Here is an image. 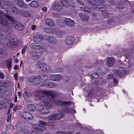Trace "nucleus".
<instances>
[{
  "label": "nucleus",
  "mask_w": 134,
  "mask_h": 134,
  "mask_svg": "<svg viewBox=\"0 0 134 134\" xmlns=\"http://www.w3.org/2000/svg\"><path fill=\"white\" fill-rule=\"evenodd\" d=\"M10 12L9 10H6L4 12L0 11V24L2 26L3 30L6 33H10L12 31V27L9 24H14V27L16 29L17 24L14 23L15 21L10 15Z\"/></svg>",
  "instance_id": "1"
},
{
  "label": "nucleus",
  "mask_w": 134,
  "mask_h": 134,
  "mask_svg": "<svg viewBox=\"0 0 134 134\" xmlns=\"http://www.w3.org/2000/svg\"><path fill=\"white\" fill-rule=\"evenodd\" d=\"M37 98L41 102L40 103V106L46 109H52L53 105L51 102V99L48 97L44 95L41 94H37Z\"/></svg>",
  "instance_id": "2"
},
{
  "label": "nucleus",
  "mask_w": 134,
  "mask_h": 134,
  "mask_svg": "<svg viewBox=\"0 0 134 134\" xmlns=\"http://www.w3.org/2000/svg\"><path fill=\"white\" fill-rule=\"evenodd\" d=\"M12 39V40H8L2 34H0V44L5 47H11V44L15 45L16 44V42L14 41V39Z\"/></svg>",
  "instance_id": "3"
},
{
  "label": "nucleus",
  "mask_w": 134,
  "mask_h": 134,
  "mask_svg": "<svg viewBox=\"0 0 134 134\" xmlns=\"http://www.w3.org/2000/svg\"><path fill=\"white\" fill-rule=\"evenodd\" d=\"M64 115V114L62 111L58 113H54L51 114L47 117L49 121H53L59 120Z\"/></svg>",
  "instance_id": "4"
},
{
  "label": "nucleus",
  "mask_w": 134,
  "mask_h": 134,
  "mask_svg": "<svg viewBox=\"0 0 134 134\" xmlns=\"http://www.w3.org/2000/svg\"><path fill=\"white\" fill-rule=\"evenodd\" d=\"M37 92L38 93L37 94H41V95H44L45 96H46L47 97H49V96H50L52 99L56 96V93L53 90H44L43 91L38 90Z\"/></svg>",
  "instance_id": "5"
},
{
  "label": "nucleus",
  "mask_w": 134,
  "mask_h": 134,
  "mask_svg": "<svg viewBox=\"0 0 134 134\" xmlns=\"http://www.w3.org/2000/svg\"><path fill=\"white\" fill-rule=\"evenodd\" d=\"M36 66L40 70L44 71H49L51 69L50 66L44 63H38L36 64Z\"/></svg>",
  "instance_id": "6"
},
{
  "label": "nucleus",
  "mask_w": 134,
  "mask_h": 134,
  "mask_svg": "<svg viewBox=\"0 0 134 134\" xmlns=\"http://www.w3.org/2000/svg\"><path fill=\"white\" fill-rule=\"evenodd\" d=\"M22 118L26 120H30L33 119V116L29 112L24 111L21 114Z\"/></svg>",
  "instance_id": "7"
},
{
  "label": "nucleus",
  "mask_w": 134,
  "mask_h": 134,
  "mask_svg": "<svg viewBox=\"0 0 134 134\" xmlns=\"http://www.w3.org/2000/svg\"><path fill=\"white\" fill-rule=\"evenodd\" d=\"M54 103L56 105L63 106H68L71 105V102H63L60 100L57 99L55 100Z\"/></svg>",
  "instance_id": "8"
},
{
  "label": "nucleus",
  "mask_w": 134,
  "mask_h": 134,
  "mask_svg": "<svg viewBox=\"0 0 134 134\" xmlns=\"http://www.w3.org/2000/svg\"><path fill=\"white\" fill-rule=\"evenodd\" d=\"M114 72L116 74L120 76L125 74L126 72V71L123 67H120L118 70H115L114 71Z\"/></svg>",
  "instance_id": "9"
},
{
  "label": "nucleus",
  "mask_w": 134,
  "mask_h": 134,
  "mask_svg": "<svg viewBox=\"0 0 134 134\" xmlns=\"http://www.w3.org/2000/svg\"><path fill=\"white\" fill-rule=\"evenodd\" d=\"M43 39H44V40L48 41L49 43L52 44H55L57 42L56 39L54 37H51L49 36H46L44 37Z\"/></svg>",
  "instance_id": "10"
},
{
  "label": "nucleus",
  "mask_w": 134,
  "mask_h": 134,
  "mask_svg": "<svg viewBox=\"0 0 134 134\" xmlns=\"http://www.w3.org/2000/svg\"><path fill=\"white\" fill-rule=\"evenodd\" d=\"M18 14H20L26 18H28L30 16V13L28 12L23 9L19 10Z\"/></svg>",
  "instance_id": "11"
},
{
  "label": "nucleus",
  "mask_w": 134,
  "mask_h": 134,
  "mask_svg": "<svg viewBox=\"0 0 134 134\" xmlns=\"http://www.w3.org/2000/svg\"><path fill=\"white\" fill-rule=\"evenodd\" d=\"M62 78V76L59 75H52L50 77V80L53 81H60Z\"/></svg>",
  "instance_id": "12"
},
{
  "label": "nucleus",
  "mask_w": 134,
  "mask_h": 134,
  "mask_svg": "<svg viewBox=\"0 0 134 134\" xmlns=\"http://www.w3.org/2000/svg\"><path fill=\"white\" fill-rule=\"evenodd\" d=\"M28 80L31 82L37 83L40 81V80L38 76H31L29 78Z\"/></svg>",
  "instance_id": "13"
},
{
  "label": "nucleus",
  "mask_w": 134,
  "mask_h": 134,
  "mask_svg": "<svg viewBox=\"0 0 134 134\" xmlns=\"http://www.w3.org/2000/svg\"><path fill=\"white\" fill-rule=\"evenodd\" d=\"M75 39L72 36H69L66 39L65 43L68 45H70L72 44L74 42Z\"/></svg>",
  "instance_id": "14"
},
{
  "label": "nucleus",
  "mask_w": 134,
  "mask_h": 134,
  "mask_svg": "<svg viewBox=\"0 0 134 134\" xmlns=\"http://www.w3.org/2000/svg\"><path fill=\"white\" fill-rule=\"evenodd\" d=\"M79 16L81 19L85 22L88 21L89 19L88 15L85 14L80 13Z\"/></svg>",
  "instance_id": "15"
},
{
  "label": "nucleus",
  "mask_w": 134,
  "mask_h": 134,
  "mask_svg": "<svg viewBox=\"0 0 134 134\" xmlns=\"http://www.w3.org/2000/svg\"><path fill=\"white\" fill-rule=\"evenodd\" d=\"M87 4H88L90 7L93 9H95L98 7V5L91 0H87Z\"/></svg>",
  "instance_id": "16"
},
{
  "label": "nucleus",
  "mask_w": 134,
  "mask_h": 134,
  "mask_svg": "<svg viewBox=\"0 0 134 134\" xmlns=\"http://www.w3.org/2000/svg\"><path fill=\"white\" fill-rule=\"evenodd\" d=\"M35 128L38 132L44 131L45 130L44 127L41 126L38 124H36L35 125Z\"/></svg>",
  "instance_id": "17"
},
{
  "label": "nucleus",
  "mask_w": 134,
  "mask_h": 134,
  "mask_svg": "<svg viewBox=\"0 0 134 134\" xmlns=\"http://www.w3.org/2000/svg\"><path fill=\"white\" fill-rule=\"evenodd\" d=\"M37 112L41 115H44L49 114L50 113V111L48 110L47 111H44L43 108H40L37 110Z\"/></svg>",
  "instance_id": "18"
},
{
  "label": "nucleus",
  "mask_w": 134,
  "mask_h": 134,
  "mask_svg": "<svg viewBox=\"0 0 134 134\" xmlns=\"http://www.w3.org/2000/svg\"><path fill=\"white\" fill-rule=\"evenodd\" d=\"M115 62V59H107L106 62L107 65L109 67L113 66Z\"/></svg>",
  "instance_id": "19"
},
{
  "label": "nucleus",
  "mask_w": 134,
  "mask_h": 134,
  "mask_svg": "<svg viewBox=\"0 0 134 134\" xmlns=\"http://www.w3.org/2000/svg\"><path fill=\"white\" fill-rule=\"evenodd\" d=\"M43 31L44 32L47 33L53 34L55 32L56 30L53 28L47 27L44 29Z\"/></svg>",
  "instance_id": "20"
},
{
  "label": "nucleus",
  "mask_w": 134,
  "mask_h": 134,
  "mask_svg": "<svg viewBox=\"0 0 134 134\" xmlns=\"http://www.w3.org/2000/svg\"><path fill=\"white\" fill-rule=\"evenodd\" d=\"M65 22L68 25L70 26H73L74 24V21L71 19L68 18H66L65 19Z\"/></svg>",
  "instance_id": "21"
},
{
  "label": "nucleus",
  "mask_w": 134,
  "mask_h": 134,
  "mask_svg": "<svg viewBox=\"0 0 134 134\" xmlns=\"http://www.w3.org/2000/svg\"><path fill=\"white\" fill-rule=\"evenodd\" d=\"M63 9V7L60 5L59 4H55L53 7V9L57 11H59L62 10Z\"/></svg>",
  "instance_id": "22"
},
{
  "label": "nucleus",
  "mask_w": 134,
  "mask_h": 134,
  "mask_svg": "<svg viewBox=\"0 0 134 134\" xmlns=\"http://www.w3.org/2000/svg\"><path fill=\"white\" fill-rule=\"evenodd\" d=\"M45 24L48 26H53L54 25V22L51 19L46 18L45 20Z\"/></svg>",
  "instance_id": "23"
},
{
  "label": "nucleus",
  "mask_w": 134,
  "mask_h": 134,
  "mask_svg": "<svg viewBox=\"0 0 134 134\" xmlns=\"http://www.w3.org/2000/svg\"><path fill=\"white\" fill-rule=\"evenodd\" d=\"M57 86L56 84L51 82H46V87H49L50 88H53Z\"/></svg>",
  "instance_id": "24"
},
{
  "label": "nucleus",
  "mask_w": 134,
  "mask_h": 134,
  "mask_svg": "<svg viewBox=\"0 0 134 134\" xmlns=\"http://www.w3.org/2000/svg\"><path fill=\"white\" fill-rule=\"evenodd\" d=\"M30 47L33 49H39L41 48V46L35 43L31 44Z\"/></svg>",
  "instance_id": "25"
},
{
  "label": "nucleus",
  "mask_w": 134,
  "mask_h": 134,
  "mask_svg": "<svg viewBox=\"0 0 134 134\" xmlns=\"http://www.w3.org/2000/svg\"><path fill=\"white\" fill-rule=\"evenodd\" d=\"M27 108L29 110L31 111H34L36 109L35 106L32 104H28L27 105Z\"/></svg>",
  "instance_id": "26"
},
{
  "label": "nucleus",
  "mask_w": 134,
  "mask_h": 134,
  "mask_svg": "<svg viewBox=\"0 0 134 134\" xmlns=\"http://www.w3.org/2000/svg\"><path fill=\"white\" fill-rule=\"evenodd\" d=\"M43 38H43L41 35H38L34 38V41L35 42H40L42 39H44Z\"/></svg>",
  "instance_id": "27"
},
{
  "label": "nucleus",
  "mask_w": 134,
  "mask_h": 134,
  "mask_svg": "<svg viewBox=\"0 0 134 134\" xmlns=\"http://www.w3.org/2000/svg\"><path fill=\"white\" fill-rule=\"evenodd\" d=\"M17 4L21 8H25L27 7V5L25 4L22 0H19L17 2Z\"/></svg>",
  "instance_id": "28"
},
{
  "label": "nucleus",
  "mask_w": 134,
  "mask_h": 134,
  "mask_svg": "<svg viewBox=\"0 0 134 134\" xmlns=\"http://www.w3.org/2000/svg\"><path fill=\"white\" fill-rule=\"evenodd\" d=\"M40 81H43L47 80L49 79V77L47 75H42L39 76Z\"/></svg>",
  "instance_id": "29"
},
{
  "label": "nucleus",
  "mask_w": 134,
  "mask_h": 134,
  "mask_svg": "<svg viewBox=\"0 0 134 134\" xmlns=\"http://www.w3.org/2000/svg\"><path fill=\"white\" fill-rule=\"evenodd\" d=\"M63 111L64 112H66L71 114L74 113L75 112V110L68 108H66L63 110Z\"/></svg>",
  "instance_id": "30"
},
{
  "label": "nucleus",
  "mask_w": 134,
  "mask_h": 134,
  "mask_svg": "<svg viewBox=\"0 0 134 134\" xmlns=\"http://www.w3.org/2000/svg\"><path fill=\"white\" fill-rule=\"evenodd\" d=\"M39 5V3L35 1H32L29 4V6L33 7H37Z\"/></svg>",
  "instance_id": "31"
},
{
  "label": "nucleus",
  "mask_w": 134,
  "mask_h": 134,
  "mask_svg": "<svg viewBox=\"0 0 134 134\" xmlns=\"http://www.w3.org/2000/svg\"><path fill=\"white\" fill-rule=\"evenodd\" d=\"M24 27V26L23 24L19 22H17V30H22Z\"/></svg>",
  "instance_id": "32"
},
{
  "label": "nucleus",
  "mask_w": 134,
  "mask_h": 134,
  "mask_svg": "<svg viewBox=\"0 0 134 134\" xmlns=\"http://www.w3.org/2000/svg\"><path fill=\"white\" fill-rule=\"evenodd\" d=\"M65 34L64 32L63 31H57L56 33V36L59 37H62L63 35Z\"/></svg>",
  "instance_id": "33"
},
{
  "label": "nucleus",
  "mask_w": 134,
  "mask_h": 134,
  "mask_svg": "<svg viewBox=\"0 0 134 134\" xmlns=\"http://www.w3.org/2000/svg\"><path fill=\"white\" fill-rule=\"evenodd\" d=\"M61 3L62 5L65 7H68L69 6V3L66 0H62Z\"/></svg>",
  "instance_id": "34"
},
{
  "label": "nucleus",
  "mask_w": 134,
  "mask_h": 134,
  "mask_svg": "<svg viewBox=\"0 0 134 134\" xmlns=\"http://www.w3.org/2000/svg\"><path fill=\"white\" fill-rule=\"evenodd\" d=\"M23 97L25 99L28 98H31L32 97V95L30 93H28L27 91H25L23 94Z\"/></svg>",
  "instance_id": "35"
},
{
  "label": "nucleus",
  "mask_w": 134,
  "mask_h": 134,
  "mask_svg": "<svg viewBox=\"0 0 134 134\" xmlns=\"http://www.w3.org/2000/svg\"><path fill=\"white\" fill-rule=\"evenodd\" d=\"M81 10L86 12L90 13L91 12V9L88 7H81Z\"/></svg>",
  "instance_id": "36"
},
{
  "label": "nucleus",
  "mask_w": 134,
  "mask_h": 134,
  "mask_svg": "<svg viewBox=\"0 0 134 134\" xmlns=\"http://www.w3.org/2000/svg\"><path fill=\"white\" fill-rule=\"evenodd\" d=\"M98 8L102 11H105L106 10V7L103 5H98Z\"/></svg>",
  "instance_id": "37"
},
{
  "label": "nucleus",
  "mask_w": 134,
  "mask_h": 134,
  "mask_svg": "<svg viewBox=\"0 0 134 134\" xmlns=\"http://www.w3.org/2000/svg\"><path fill=\"white\" fill-rule=\"evenodd\" d=\"M6 63L7 66L8 68L9 71L10 69V68L11 67V61L10 59L7 60L6 61Z\"/></svg>",
  "instance_id": "38"
},
{
  "label": "nucleus",
  "mask_w": 134,
  "mask_h": 134,
  "mask_svg": "<svg viewBox=\"0 0 134 134\" xmlns=\"http://www.w3.org/2000/svg\"><path fill=\"white\" fill-rule=\"evenodd\" d=\"M37 83V86H38L39 87L40 86L46 87V82H44V81H42V82H41Z\"/></svg>",
  "instance_id": "39"
},
{
  "label": "nucleus",
  "mask_w": 134,
  "mask_h": 134,
  "mask_svg": "<svg viewBox=\"0 0 134 134\" xmlns=\"http://www.w3.org/2000/svg\"><path fill=\"white\" fill-rule=\"evenodd\" d=\"M3 5L4 7L5 6L7 7L8 6L7 4L3 0H0V7L3 8Z\"/></svg>",
  "instance_id": "40"
},
{
  "label": "nucleus",
  "mask_w": 134,
  "mask_h": 134,
  "mask_svg": "<svg viewBox=\"0 0 134 134\" xmlns=\"http://www.w3.org/2000/svg\"><path fill=\"white\" fill-rule=\"evenodd\" d=\"M0 54L5 56L6 55V51L0 48Z\"/></svg>",
  "instance_id": "41"
},
{
  "label": "nucleus",
  "mask_w": 134,
  "mask_h": 134,
  "mask_svg": "<svg viewBox=\"0 0 134 134\" xmlns=\"http://www.w3.org/2000/svg\"><path fill=\"white\" fill-rule=\"evenodd\" d=\"M99 76V74L98 73L96 72L92 75V78L94 79H97L98 77Z\"/></svg>",
  "instance_id": "42"
},
{
  "label": "nucleus",
  "mask_w": 134,
  "mask_h": 134,
  "mask_svg": "<svg viewBox=\"0 0 134 134\" xmlns=\"http://www.w3.org/2000/svg\"><path fill=\"white\" fill-rule=\"evenodd\" d=\"M103 16L105 18L108 17L109 16V14L108 13L105 11L102 14Z\"/></svg>",
  "instance_id": "43"
},
{
  "label": "nucleus",
  "mask_w": 134,
  "mask_h": 134,
  "mask_svg": "<svg viewBox=\"0 0 134 134\" xmlns=\"http://www.w3.org/2000/svg\"><path fill=\"white\" fill-rule=\"evenodd\" d=\"M27 48V46L26 45H25L23 47L22 51L21 53L22 54H23L25 53L26 51V50Z\"/></svg>",
  "instance_id": "44"
},
{
  "label": "nucleus",
  "mask_w": 134,
  "mask_h": 134,
  "mask_svg": "<svg viewBox=\"0 0 134 134\" xmlns=\"http://www.w3.org/2000/svg\"><path fill=\"white\" fill-rule=\"evenodd\" d=\"M5 84V83L4 82L1 85V86H0V91H1L2 90H5L4 89H5V86H4V85Z\"/></svg>",
  "instance_id": "45"
},
{
  "label": "nucleus",
  "mask_w": 134,
  "mask_h": 134,
  "mask_svg": "<svg viewBox=\"0 0 134 134\" xmlns=\"http://www.w3.org/2000/svg\"><path fill=\"white\" fill-rule=\"evenodd\" d=\"M108 4L110 5H113L115 4V2L114 0H109V1L108 2Z\"/></svg>",
  "instance_id": "46"
},
{
  "label": "nucleus",
  "mask_w": 134,
  "mask_h": 134,
  "mask_svg": "<svg viewBox=\"0 0 134 134\" xmlns=\"http://www.w3.org/2000/svg\"><path fill=\"white\" fill-rule=\"evenodd\" d=\"M39 122L41 125L43 126H45L46 125V122L42 121L41 120H39Z\"/></svg>",
  "instance_id": "47"
},
{
  "label": "nucleus",
  "mask_w": 134,
  "mask_h": 134,
  "mask_svg": "<svg viewBox=\"0 0 134 134\" xmlns=\"http://www.w3.org/2000/svg\"><path fill=\"white\" fill-rule=\"evenodd\" d=\"M5 77V76L3 73L2 72H0V78L1 79H3Z\"/></svg>",
  "instance_id": "48"
},
{
  "label": "nucleus",
  "mask_w": 134,
  "mask_h": 134,
  "mask_svg": "<svg viewBox=\"0 0 134 134\" xmlns=\"http://www.w3.org/2000/svg\"><path fill=\"white\" fill-rule=\"evenodd\" d=\"M66 132L62 131H57L56 132V134H66Z\"/></svg>",
  "instance_id": "49"
},
{
  "label": "nucleus",
  "mask_w": 134,
  "mask_h": 134,
  "mask_svg": "<svg viewBox=\"0 0 134 134\" xmlns=\"http://www.w3.org/2000/svg\"><path fill=\"white\" fill-rule=\"evenodd\" d=\"M59 26L61 27H63L64 26L65 24L64 23H62V22H60L59 23Z\"/></svg>",
  "instance_id": "50"
},
{
  "label": "nucleus",
  "mask_w": 134,
  "mask_h": 134,
  "mask_svg": "<svg viewBox=\"0 0 134 134\" xmlns=\"http://www.w3.org/2000/svg\"><path fill=\"white\" fill-rule=\"evenodd\" d=\"M12 11L14 12H16L17 9L16 7H12Z\"/></svg>",
  "instance_id": "51"
},
{
  "label": "nucleus",
  "mask_w": 134,
  "mask_h": 134,
  "mask_svg": "<svg viewBox=\"0 0 134 134\" xmlns=\"http://www.w3.org/2000/svg\"><path fill=\"white\" fill-rule=\"evenodd\" d=\"M11 115H9L8 116L7 118V122H9L11 118Z\"/></svg>",
  "instance_id": "52"
},
{
  "label": "nucleus",
  "mask_w": 134,
  "mask_h": 134,
  "mask_svg": "<svg viewBox=\"0 0 134 134\" xmlns=\"http://www.w3.org/2000/svg\"><path fill=\"white\" fill-rule=\"evenodd\" d=\"M42 10L44 12H46L47 11V8L46 7H44L42 8Z\"/></svg>",
  "instance_id": "53"
},
{
  "label": "nucleus",
  "mask_w": 134,
  "mask_h": 134,
  "mask_svg": "<svg viewBox=\"0 0 134 134\" xmlns=\"http://www.w3.org/2000/svg\"><path fill=\"white\" fill-rule=\"evenodd\" d=\"M107 78L108 79H111L113 78V75L112 74H109Z\"/></svg>",
  "instance_id": "54"
},
{
  "label": "nucleus",
  "mask_w": 134,
  "mask_h": 134,
  "mask_svg": "<svg viewBox=\"0 0 134 134\" xmlns=\"http://www.w3.org/2000/svg\"><path fill=\"white\" fill-rule=\"evenodd\" d=\"M97 82V81H94V82H93L92 83V86L93 87H97V85H96L95 86L94 85Z\"/></svg>",
  "instance_id": "55"
},
{
  "label": "nucleus",
  "mask_w": 134,
  "mask_h": 134,
  "mask_svg": "<svg viewBox=\"0 0 134 134\" xmlns=\"http://www.w3.org/2000/svg\"><path fill=\"white\" fill-rule=\"evenodd\" d=\"M36 28V26L35 25H33L31 27V29L32 30H34Z\"/></svg>",
  "instance_id": "56"
},
{
  "label": "nucleus",
  "mask_w": 134,
  "mask_h": 134,
  "mask_svg": "<svg viewBox=\"0 0 134 134\" xmlns=\"http://www.w3.org/2000/svg\"><path fill=\"white\" fill-rule=\"evenodd\" d=\"M114 82L115 84H117L118 83V80L114 78L113 79Z\"/></svg>",
  "instance_id": "57"
},
{
  "label": "nucleus",
  "mask_w": 134,
  "mask_h": 134,
  "mask_svg": "<svg viewBox=\"0 0 134 134\" xmlns=\"http://www.w3.org/2000/svg\"><path fill=\"white\" fill-rule=\"evenodd\" d=\"M14 77L15 80H17V73H15L14 75Z\"/></svg>",
  "instance_id": "58"
},
{
  "label": "nucleus",
  "mask_w": 134,
  "mask_h": 134,
  "mask_svg": "<svg viewBox=\"0 0 134 134\" xmlns=\"http://www.w3.org/2000/svg\"><path fill=\"white\" fill-rule=\"evenodd\" d=\"M18 96L19 97H20L21 95V93L20 91H19L17 93Z\"/></svg>",
  "instance_id": "59"
},
{
  "label": "nucleus",
  "mask_w": 134,
  "mask_h": 134,
  "mask_svg": "<svg viewBox=\"0 0 134 134\" xmlns=\"http://www.w3.org/2000/svg\"><path fill=\"white\" fill-rule=\"evenodd\" d=\"M78 2L79 4L81 5H83L84 4V3L81 1H79Z\"/></svg>",
  "instance_id": "60"
},
{
  "label": "nucleus",
  "mask_w": 134,
  "mask_h": 134,
  "mask_svg": "<svg viewBox=\"0 0 134 134\" xmlns=\"http://www.w3.org/2000/svg\"><path fill=\"white\" fill-rule=\"evenodd\" d=\"M19 80L20 82H22L23 81V78L22 77H20L19 79Z\"/></svg>",
  "instance_id": "61"
},
{
  "label": "nucleus",
  "mask_w": 134,
  "mask_h": 134,
  "mask_svg": "<svg viewBox=\"0 0 134 134\" xmlns=\"http://www.w3.org/2000/svg\"><path fill=\"white\" fill-rule=\"evenodd\" d=\"M13 105H14V104H13L11 103L10 104L9 108L10 109L12 108L13 106Z\"/></svg>",
  "instance_id": "62"
},
{
  "label": "nucleus",
  "mask_w": 134,
  "mask_h": 134,
  "mask_svg": "<svg viewBox=\"0 0 134 134\" xmlns=\"http://www.w3.org/2000/svg\"><path fill=\"white\" fill-rule=\"evenodd\" d=\"M117 63H118L120 65L121 64V60L120 59H119V60H118V62Z\"/></svg>",
  "instance_id": "63"
},
{
  "label": "nucleus",
  "mask_w": 134,
  "mask_h": 134,
  "mask_svg": "<svg viewBox=\"0 0 134 134\" xmlns=\"http://www.w3.org/2000/svg\"><path fill=\"white\" fill-rule=\"evenodd\" d=\"M1 134H7V133L5 131L2 132Z\"/></svg>",
  "instance_id": "64"
}]
</instances>
